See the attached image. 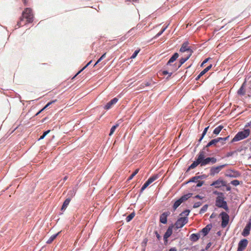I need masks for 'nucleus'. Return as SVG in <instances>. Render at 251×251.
<instances>
[{
  "mask_svg": "<svg viewBox=\"0 0 251 251\" xmlns=\"http://www.w3.org/2000/svg\"><path fill=\"white\" fill-rule=\"evenodd\" d=\"M33 15L32 13V10L30 8H27L23 12L22 17L20 19V21L18 23L19 26L22 25V23L24 20L25 19L26 22L28 23H31L33 21Z\"/></svg>",
  "mask_w": 251,
  "mask_h": 251,
  "instance_id": "obj_1",
  "label": "nucleus"
},
{
  "mask_svg": "<svg viewBox=\"0 0 251 251\" xmlns=\"http://www.w3.org/2000/svg\"><path fill=\"white\" fill-rule=\"evenodd\" d=\"M250 130L245 129L238 132L232 140V142H236L247 138L250 135Z\"/></svg>",
  "mask_w": 251,
  "mask_h": 251,
  "instance_id": "obj_2",
  "label": "nucleus"
},
{
  "mask_svg": "<svg viewBox=\"0 0 251 251\" xmlns=\"http://www.w3.org/2000/svg\"><path fill=\"white\" fill-rule=\"evenodd\" d=\"M216 205L219 207L223 208L226 211L228 210L226 202L224 201V195L218 196L216 198Z\"/></svg>",
  "mask_w": 251,
  "mask_h": 251,
  "instance_id": "obj_3",
  "label": "nucleus"
},
{
  "mask_svg": "<svg viewBox=\"0 0 251 251\" xmlns=\"http://www.w3.org/2000/svg\"><path fill=\"white\" fill-rule=\"evenodd\" d=\"M228 138V136L225 138L219 137L216 139H213L210 141L203 149L206 150L207 148L211 146L220 147V145H219L220 141H226Z\"/></svg>",
  "mask_w": 251,
  "mask_h": 251,
  "instance_id": "obj_4",
  "label": "nucleus"
},
{
  "mask_svg": "<svg viewBox=\"0 0 251 251\" xmlns=\"http://www.w3.org/2000/svg\"><path fill=\"white\" fill-rule=\"evenodd\" d=\"M226 166V164H223L218 166H213L210 170L209 174L211 176H214L218 174Z\"/></svg>",
  "mask_w": 251,
  "mask_h": 251,
  "instance_id": "obj_5",
  "label": "nucleus"
},
{
  "mask_svg": "<svg viewBox=\"0 0 251 251\" xmlns=\"http://www.w3.org/2000/svg\"><path fill=\"white\" fill-rule=\"evenodd\" d=\"M188 219L187 217H181L179 218L175 223L176 228L178 229L182 227L186 223H187Z\"/></svg>",
  "mask_w": 251,
  "mask_h": 251,
  "instance_id": "obj_6",
  "label": "nucleus"
},
{
  "mask_svg": "<svg viewBox=\"0 0 251 251\" xmlns=\"http://www.w3.org/2000/svg\"><path fill=\"white\" fill-rule=\"evenodd\" d=\"M205 150L203 149L199 153V155H201L202 156V159H201V166H205V165L208 164L210 163V157H207V158H205Z\"/></svg>",
  "mask_w": 251,
  "mask_h": 251,
  "instance_id": "obj_7",
  "label": "nucleus"
},
{
  "mask_svg": "<svg viewBox=\"0 0 251 251\" xmlns=\"http://www.w3.org/2000/svg\"><path fill=\"white\" fill-rule=\"evenodd\" d=\"M222 217L221 226L223 227H225L228 224L229 221V216L226 212H223L221 213Z\"/></svg>",
  "mask_w": 251,
  "mask_h": 251,
  "instance_id": "obj_8",
  "label": "nucleus"
},
{
  "mask_svg": "<svg viewBox=\"0 0 251 251\" xmlns=\"http://www.w3.org/2000/svg\"><path fill=\"white\" fill-rule=\"evenodd\" d=\"M248 241L247 239L241 240L238 243L237 251H243L247 247Z\"/></svg>",
  "mask_w": 251,
  "mask_h": 251,
  "instance_id": "obj_9",
  "label": "nucleus"
},
{
  "mask_svg": "<svg viewBox=\"0 0 251 251\" xmlns=\"http://www.w3.org/2000/svg\"><path fill=\"white\" fill-rule=\"evenodd\" d=\"M202 156L201 155H197V158L196 161H195L189 167L188 169H193L196 168L199 164L201 165V161L202 158Z\"/></svg>",
  "mask_w": 251,
  "mask_h": 251,
  "instance_id": "obj_10",
  "label": "nucleus"
},
{
  "mask_svg": "<svg viewBox=\"0 0 251 251\" xmlns=\"http://www.w3.org/2000/svg\"><path fill=\"white\" fill-rule=\"evenodd\" d=\"M180 51L184 53H188V54L190 53L191 55H192V51L188 47L187 43H184L183 44L180 49Z\"/></svg>",
  "mask_w": 251,
  "mask_h": 251,
  "instance_id": "obj_11",
  "label": "nucleus"
},
{
  "mask_svg": "<svg viewBox=\"0 0 251 251\" xmlns=\"http://www.w3.org/2000/svg\"><path fill=\"white\" fill-rule=\"evenodd\" d=\"M251 228V219H250L249 223L246 225L245 227L244 228L243 232L242 235L246 237L249 235L250 231Z\"/></svg>",
  "mask_w": 251,
  "mask_h": 251,
  "instance_id": "obj_12",
  "label": "nucleus"
},
{
  "mask_svg": "<svg viewBox=\"0 0 251 251\" xmlns=\"http://www.w3.org/2000/svg\"><path fill=\"white\" fill-rule=\"evenodd\" d=\"M226 183L222 179H218L216 181H214L211 186H214L215 188H220L222 186H225Z\"/></svg>",
  "mask_w": 251,
  "mask_h": 251,
  "instance_id": "obj_13",
  "label": "nucleus"
},
{
  "mask_svg": "<svg viewBox=\"0 0 251 251\" xmlns=\"http://www.w3.org/2000/svg\"><path fill=\"white\" fill-rule=\"evenodd\" d=\"M118 101V99L115 98L108 102L104 106V109L108 110L110 109Z\"/></svg>",
  "mask_w": 251,
  "mask_h": 251,
  "instance_id": "obj_14",
  "label": "nucleus"
},
{
  "mask_svg": "<svg viewBox=\"0 0 251 251\" xmlns=\"http://www.w3.org/2000/svg\"><path fill=\"white\" fill-rule=\"evenodd\" d=\"M173 226H169L164 235V239L167 241V239L172 235Z\"/></svg>",
  "mask_w": 251,
  "mask_h": 251,
  "instance_id": "obj_15",
  "label": "nucleus"
},
{
  "mask_svg": "<svg viewBox=\"0 0 251 251\" xmlns=\"http://www.w3.org/2000/svg\"><path fill=\"white\" fill-rule=\"evenodd\" d=\"M169 213L168 212H164L160 216V222L162 224H165L167 222V217Z\"/></svg>",
  "mask_w": 251,
  "mask_h": 251,
  "instance_id": "obj_16",
  "label": "nucleus"
},
{
  "mask_svg": "<svg viewBox=\"0 0 251 251\" xmlns=\"http://www.w3.org/2000/svg\"><path fill=\"white\" fill-rule=\"evenodd\" d=\"M212 67V65H210L205 68L202 71H201L199 75L196 77V79L198 80L204 74H205L206 72H207Z\"/></svg>",
  "mask_w": 251,
  "mask_h": 251,
  "instance_id": "obj_17",
  "label": "nucleus"
},
{
  "mask_svg": "<svg viewBox=\"0 0 251 251\" xmlns=\"http://www.w3.org/2000/svg\"><path fill=\"white\" fill-rule=\"evenodd\" d=\"M211 227V225H208L201 230V233L203 234V236H206L208 234Z\"/></svg>",
  "mask_w": 251,
  "mask_h": 251,
  "instance_id": "obj_18",
  "label": "nucleus"
},
{
  "mask_svg": "<svg viewBox=\"0 0 251 251\" xmlns=\"http://www.w3.org/2000/svg\"><path fill=\"white\" fill-rule=\"evenodd\" d=\"M201 237V233L192 234L190 236V239L193 242H196Z\"/></svg>",
  "mask_w": 251,
  "mask_h": 251,
  "instance_id": "obj_19",
  "label": "nucleus"
},
{
  "mask_svg": "<svg viewBox=\"0 0 251 251\" xmlns=\"http://www.w3.org/2000/svg\"><path fill=\"white\" fill-rule=\"evenodd\" d=\"M179 55L177 53H175L169 59L167 63V65H170L171 63L174 62L178 57Z\"/></svg>",
  "mask_w": 251,
  "mask_h": 251,
  "instance_id": "obj_20",
  "label": "nucleus"
},
{
  "mask_svg": "<svg viewBox=\"0 0 251 251\" xmlns=\"http://www.w3.org/2000/svg\"><path fill=\"white\" fill-rule=\"evenodd\" d=\"M70 201H71L70 198H68L66 199V200L64 201V202L62 206L61 210H64L66 209V208L68 206V205H69Z\"/></svg>",
  "mask_w": 251,
  "mask_h": 251,
  "instance_id": "obj_21",
  "label": "nucleus"
},
{
  "mask_svg": "<svg viewBox=\"0 0 251 251\" xmlns=\"http://www.w3.org/2000/svg\"><path fill=\"white\" fill-rule=\"evenodd\" d=\"M191 55V53H189L186 56L182 57L180 60V64L178 67H180L185 61H186L189 58Z\"/></svg>",
  "mask_w": 251,
  "mask_h": 251,
  "instance_id": "obj_22",
  "label": "nucleus"
},
{
  "mask_svg": "<svg viewBox=\"0 0 251 251\" xmlns=\"http://www.w3.org/2000/svg\"><path fill=\"white\" fill-rule=\"evenodd\" d=\"M192 194L191 193H189L186 195H184V196H182L180 199L182 202L184 201H185L187 200L188 199L190 198Z\"/></svg>",
  "mask_w": 251,
  "mask_h": 251,
  "instance_id": "obj_23",
  "label": "nucleus"
},
{
  "mask_svg": "<svg viewBox=\"0 0 251 251\" xmlns=\"http://www.w3.org/2000/svg\"><path fill=\"white\" fill-rule=\"evenodd\" d=\"M223 126H218V127H217L215 128V129L213 131V133L216 135L218 134L220 132L221 130L223 129Z\"/></svg>",
  "mask_w": 251,
  "mask_h": 251,
  "instance_id": "obj_24",
  "label": "nucleus"
},
{
  "mask_svg": "<svg viewBox=\"0 0 251 251\" xmlns=\"http://www.w3.org/2000/svg\"><path fill=\"white\" fill-rule=\"evenodd\" d=\"M59 232L57 234L52 235L50 237V238L49 239V240L47 241V243L48 244H50L57 237V236L58 235Z\"/></svg>",
  "mask_w": 251,
  "mask_h": 251,
  "instance_id": "obj_25",
  "label": "nucleus"
},
{
  "mask_svg": "<svg viewBox=\"0 0 251 251\" xmlns=\"http://www.w3.org/2000/svg\"><path fill=\"white\" fill-rule=\"evenodd\" d=\"M182 202V201H181L180 199L179 200H178L177 201H176L175 202L174 206H173V208H174V210H176L180 205V204Z\"/></svg>",
  "mask_w": 251,
  "mask_h": 251,
  "instance_id": "obj_26",
  "label": "nucleus"
},
{
  "mask_svg": "<svg viewBox=\"0 0 251 251\" xmlns=\"http://www.w3.org/2000/svg\"><path fill=\"white\" fill-rule=\"evenodd\" d=\"M168 26V25H167L165 27H163L162 30L158 32L154 37V38H156L157 37H158L160 36L164 32V31L167 29V28Z\"/></svg>",
  "mask_w": 251,
  "mask_h": 251,
  "instance_id": "obj_27",
  "label": "nucleus"
},
{
  "mask_svg": "<svg viewBox=\"0 0 251 251\" xmlns=\"http://www.w3.org/2000/svg\"><path fill=\"white\" fill-rule=\"evenodd\" d=\"M119 126V124H116L115 125V126H113L111 129H110V133H109V135L110 136H111L113 133L114 132V131H115L116 129Z\"/></svg>",
  "mask_w": 251,
  "mask_h": 251,
  "instance_id": "obj_28",
  "label": "nucleus"
},
{
  "mask_svg": "<svg viewBox=\"0 0 251 251\" xmlns=\"http://www.w3.org/2000/svg\"><path fill=\"white\" fill-rule=\"evenodd\" d=\"M209 128V126H207L206 127H205L202 132V135H201V138L199 139V142H201V141L202 140V139H203V137L205 136V135L206 134L207 130H208V129Z\"/></svg>",
  "mask_w": 251,
  "mask_h": 251,
  "instance_id": "obj_29",
  "label": "nucleus"
},
{
  "mask_svg": "<svg viewBox=\"0 0 251 251\" xmlns=\"http://www.w3.org/2000/svg\"><path fill=\"white\" fill-rule=\"evenodd\" d=\"M135 216L134 213H132L130 214H129L126 218V222H128L130 221L133 217Z\"/></svg>",
  "mask_w": 251,
  "mask_h": 251,
  "instance_id": "obj_30",
  "label": "nucleus"
},
{
  "mask_svg": "<svg viewBox=\"0 0 251 251\" xmlns=\"http://www.w3.org/2000/svg\"><path fill=\"white\" fill-rule=\"evenodd\" d=\"M139 169H137L132 174V175L128 177V180H131L133 177L138 173Z\"/></svg>",
  "mask_w": 251,
  "mask_h": 251,
  "instance_id": "obj_31",
  "label": "nucleus"
},
{
  "mask_svg": "<svg viewBox=\"0 0 251 251\" xmlns=\"http://www.w3.org/2000/svg\"><path fill=\"white\" fill-rule=\"evenodd\" d=\"M56 100H52V101L48 103L47 104L43 109H42L37 114H38L39 113L41 112L42 111H43L44 109H45L47 107H48L51 104L55 102L56 101Z\"/></svg>",
  "mask_w": 251,
  "mask_h": 251,
  "instance_id": "obj_32",
  "label": "nucleus"
},
{
  "mask_svg": "<svg viewBox=\"0 0 251 251\" xmlns=\"http://www.w3.org/2000/svg\"><path fill=\"white\" fill-rule=\"evenodd\" d=\"M201 177V176H196L192 177L190 180L189 182H197L198 180Z\"/></svg>",
  "mask_w": 251,
  "mask_h": 251,
  "instance_id": "obj_33",
  "label": "nucleus"
},
{
  "mask_svg": "<svg viewBox=\"0 0 251 251\" xmlns=\"http://www.w3.org/2000/svg\"><path fill=\"white\" fill-rule=\"evenodd\" d=\"M208 206L207 205H204L201 209L200 213H204L207 209Z\"/></svg>",
  "mask_w": 251,
  "mask_h": 251,
  "instance_id": "obj_34",
  "label": "nucleus"
},
{
  "mask_svg": "<svg viewBox=\"0 0 251 251\" xmlns=\"http://www.w3.org/2000/svg\"><path fill=\"white\" fill-rule=\"evenodd\" d=\"M158 178L157 175L153 176L151 177H150L148 180L150 181L151 183L153 182L154 180H155Z\"/></svg>",
  "mask_w": 251,
  "mask_h": 251,
  "instance_id": "obj_35",
  "label": "nucleus"
},
{
  "mask_svg": "<svg viewBox=\"0 0 251 251\" xmlns=\"http://www.w3.org/2000/svg\"><path fill=\"white\" fill-rule=\"evenodd\" d=\"M106 56V53H104L96 62V63L95 64L94 66H96L97 64H98L102 59H103Z\"/></svg>",
  "mask_w": 251,
  "mask_h": 251,
  "instance_id": "obj_36",
  "label": "nucleus"
},
{
  "mask_svg": "<svg viewBox=\"0 0 251 251\" xmlns=\"http://www.w3.org/2000/svg\"><path fill=\"white\" fill-rule=\"evenodd\" d=\"M75 190L74 189H73L72 190H70L69 192L68 195L71 197H72L75 195Z\"/></svg>",
  "mask_w": 251,
  "mask_h": 251,
  "instance_id": "obj_37",
  "label": "nucleus"
},
{
  "mask_svg": "<svg viewBox=\"0 0 251 251\" xmlns=\"http://www.w3.org/2000/svg\"><path fill=\"white\" fill-rule=\"evenodd\" d=\"M231 184L234 186H237L239 184V181L238 180H233L231 182Z\"/></svg>",
  "mask_w": 251,
  "mask_h": 251,
  "instance_id": "obj_38",
  "label": "nucleus"
},
{
  "mask_svg": "<svg viewBox=\"0 0 251 251\" xmlns=\"http://www.w3.org/2000/svg\"><path fill=\"white\" fill-rule=\"evenodd\" d=\"M189 213H190V210H186L184 211L183 212H182L180 215L182 216H187L189 215Z\"/></svg>",
  "mask_w": 251,
  "mask_h": 251,
  "instance_id": "obj_39",
  "label": "nucleus"
},
{
  "mask_svg": "<svg viewBox=\"0 0 251 251\" xmlns=\"http://www.w3.org/2000/svg\"><path fill=\"white\" fill-rule=\"evenodd\" d=\"M139 52V50H136L134 51V52L133 53L132 56H131V58L133 59L135 58L136 56L137 55L138 53Z\"/></svg>",
  "mask_w": 251,
  "mask_h": 251,
  "instance_id": "obj_40",
  "label": "nucleus"
},
{
  "mask_svg": "<svg viewBox=\"0 0 251 251\" xmlns=\"http://www.w3.org/2000/svg\"><path fill=\"white\" fill-rule=\"evenodd\" d=\"M202 203L201 202H195L193 205V207L196 208L200 207Z\"/></svg>",
  "mask_w": 251,
  "mask_h": 251,
  "instance_id": "obj_41",
  "label": "nucleus"
},
{
  "mask_svg": "<svg viewBox=\"0 0 251 251\" xmlns=\"http://www.w3.org/2000/svg\"><path fill=\"white\" fill-rule=\"evenodd\" d=\"M149 186L148 183L146 182L144 185L142 186L141 191L143 192L148 186Z\"/></svg>",
  "mask_w": 251,
  "mask_h": 251,
  "instance_id": "obj_42",
  "label": "nucleus"
},
{
  "mask_svg": "<svg viewBox=\"0 0 251 251\" xmlns=\"http://www.w3.org/2000/svg\"><path fill=\"white\" fill-rule=\"evenodd\" d=\"M210 162L212 164H214L217 162V159L215 157H210Z\"/></svg>",
  "mask_w": 251,
  "mask_h": 251,
  "instance_id": "obj_43",
  "label": "nucleus"
},
{
  "mask_svg": "<svg viewBox=\"0 0 251 251\" xmlns=\"http://www.w3.org/2000/svg\"><path fill=\"white\" fill-rule=\"evenodd\" d=\"M239 175V173H238L237 172H234V174L233 175H229L228 176L230 177H236L237 176H238Z\"/></svg>",
  "mask_w": 251,
  "mask_h": 251,
  "instance_id": "obj_44",
  "label": "nucleus"
},
{
  "mask_svg": "<svg viewBox=\"0 0 251 251\" xmlns=\"http://www.w3.org/2000/svg\"><path fill=\"white\" fill-rule=\"evenodd\" d=\"M203 184V181H199V182L197 183L196 187H200Z\"/></svg>",
  "mask_w": 251,
  "mask_h": 251,
  "instance_id": "obj_45",
  "label": "nucleus"
},
{
  "mask_svg": "<svg viewBox=\"0 0 251 251\" xmlns=\"http://www.w3.org/2000/svg\"><path fill=\"white\" fill-rule=\"evenodd\" d=\"M214 194H216V195H217L218 196H223L224 195L223 193H221V192H219L217 191H215L213 192Z\"/></svg>",
  "mask_w": 251,
  "mask_h": 251,
  "instance_id": "obj_46",
  "label": "nucleus"
},
{
  "mask_svg": "<svg viewBox=\"0 0 251 251\" xmlns=\"http://www.w3.org/2000/svg\"><path fill=\"white\" fill-rule=\"evenodd\" d=\"M162 73L164 75L169 74V76H171L172 75V73H169L167 71H164Z\"/></svg>",
  "mask_w": 251,
  "mask_h": 251,
  "instance_id": "obj_47",
  "label": "nucleus"
},
{
  "mask_svg": "<svg viewBox=\"0 0 251 251\" xmlns=\"http://www.w3.org/2000/svg\"><path fill=\"white\" fill-rule=\"evenodd\" d=\"M50 132V130H48L44 132L43 135L44 136H46Z\"/></svg>",
  "mask_w": 251,
  "mask_h": 251,
  "instance_id": "obj_48",
  "label": "nucleus"
},
{
  "mask_svg": "<svg viewBox=\"0 0 251 251\" xmlns=\"http://www.w3.org/2000/svg\"><path fill=\"white\" fill-rule=\"evenodd\" d=\"M208 59L209 58H206L205 59L204 61L202 63L201 66H202L204 64L206 63L208 61Z\"/></svg>",
  "mask_w": 251,
  "mask_h": 251,
  "instance_id": "obj_49",
  "label": "nucleus"
},
{
  "mask_svg": "<svg viewBox=\"0 0 251 251\" xmlns=\"http://www.w3.org/2000/svg\"><path fill=\"white\" fill-rule=\"evenodd\" d=\"M177 251V250H176V248H175V247L172 248L169 250V251Z\"/></svg>",
  "mask_w": 251,
  "mask_h": 251,
  "instance_id": "obj_50",
  "label": "nucleus"
},
{
  "mask_svg": "<svg viewBox=\"0 0 251 251\" xmlns=\"http://www.w3.org/2000/svg\"><path fill=\"white\" fill-rule=\"evenodd\" d=\"M92 62V60H91L90 61H89L87 64V65L83 68V69H85V68H86L88 66H89Z\"/></svg>",
  "mask_w": 251,
  "mask_h": 251,
  "instance_id": "obj_51",
  "label": "nucleus"
},
{
  "mask_svg": "<svg viewBox=\"0 0 251 251\" xmlns=\"http://www.w3.org/2000/svg\"><path fill=\"white\" fill-rule=\"evenodd\" d=\"M195 198H198L199 199H202L203 198V197L202 196H201L200 195H197L195 196Z\"/></svg>",
  "mask_w": 251,
  "mask_h": 251,
  "instance_id": "obj_52",
  "label": "nucleus"
},
{
  "mask_svg": "<svg viewBox=\"0 0 251 251\" xmlns=\"http://www.w3.org/2000/svg\"><path fill=\"white\" fill-rule=\"evenodd\" d=\"M225 141H220V142H219V144L220 143L221 145H223L225 143Z\"/></svg>",
  "mask_w": 251,
  "mask_h": 251,
  "instance_id": "obj_53",
  "label": "nucleus"
},
{
  "mask_svg": "<svg viewBox=\"0 0 251 251\" xmlns=\"http://www.w3.org/2000/svg\"><path fill=\"white\" fill-rule=\"evenodd\" d=\"M45 136H44L43 135H42L40 137V138L39 139V140H41V139H43L45 138Z\"/></svg>",
  "mask_w": 251,
  "mask_h": 251,
  "instance_id": "obj_54",
  "label": "nucleus"
},
{
  "mask_svg": "<svg viewBox=\"0 0 251 251\" xmlns=\"http://www.w3.org/2000/svg\"><path fill=\"white\" fill-rule=\"evenodd\" d=\"M232 154V153L229 152V153H228L227 154V155H226V156H227V157H229V156H231Z\"/></svg>",
  "mask_w": 251,
  "mask_h": 251,
  "instance_id": "obj_55",
  "label": "nucleus"
},
{
  "mask_svg": "<svg viewBox=\"0 0 251 251\" xmlns=\"http://www.w3.org/2000/svg\"><path fill=\"white\" fill-rule=\"evenodd\" d=\"M156 237H157V238L158 239H159V238H160V235H159L157 232H156Z\"/></svg>",
  "mask_w": 251,
  "mask_h": 251,
  "instance_id": "obj_56",
  "label": "nucleus"
},
{
  "mask_svg": "<svg viewBox=\"0 0 251 251\" xmlns=\"http://www.w3.org/2000/svg\"><path fill=\"white\" fill-rule=\"evenodd\" d=\"M147 183H148V185H149L150 184H151V183L150 182V180H148L147 181Z\"/></svg>",
  "mask_w": 251,
  "mask_h": 251,
  "instance_id": "obj_57",
  "label": "nucleus"
},
{
  "mask_svg": "<svg viewBox=\"0 0 251 251\" xmlns=\"http://www.w3.org/2000/svg\"><path fill=\"white\" fill-rule=\"evenodd\" d=\"M187 55H188V53H186V54H184V57H185V56H186Z\"/></svg>",
  "mask_w": 251,
  "mask_h": 251,
  "instance_id": "obj_58",
  "label": "nucleus"
},
{
  "mask_svg": "<svg viewBox=\"0 0 251 251\" xmlns=\"http://www.w3.org/2000/svg\"><path fill=\"white\" fill-rule=\"evenodd\" d=\"M67 179V176H65L64 178V180H65Z\"/></svg>",
  "mask_w": 251,
  "mask_h": 251,
  "instance_id": "obj_59",
  "label": "nucleus"
},
{
  "mask_svg": "<svg viewBox=\"0 0 251 251\" xmlns=\"http://www.w3.org/2000/svg\"><path fill=\"white\" fill-rule=\"evenodd\" d=\"M22 0L24 2V3H25V0Z\"/></svg>",
  "mask_w": 251,
  "mask_h": 251,
  "instance_id": "obj_60",
  "label": "nucleus"
}]
</instances>
